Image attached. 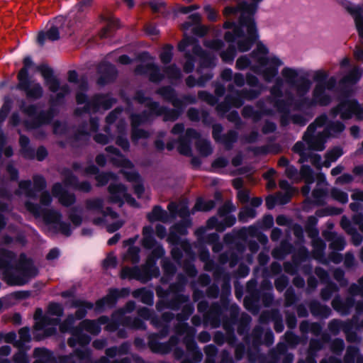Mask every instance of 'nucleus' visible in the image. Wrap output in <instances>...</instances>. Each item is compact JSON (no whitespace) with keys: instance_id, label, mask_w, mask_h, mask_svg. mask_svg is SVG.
Segmentation results:
<instances>
[{"instance_id":"nucleus-51","label":"nucleus","mask_w":363,"mask_h":363,"mask_svg":"<svg viewBox=\"0 0 363 363\" xmlns=\"http://www.w3.org/2000/svg\"><path fill=\"white\" fill-rule=\"evenodd\" d=\"M216 204L214 200L205 201L202 198H199L196 201L194 208L197 211L208 212L213 209Z\"/></svg>"},{"instance_id":"nucleus-49","label":"nucleus","mask_w":363,"mask_h":363,"mask_svg":"<svg viewBox=\"0 0 363 363\" xmlns=\"http://www.w3.org/2000/svg\"><path fill=\"white\" fill-rule=\"evenodd\" d=\"M339 291L338 286L333 281H329L326 286L320 291V297L323 301H328L333 294Z\"/></svg>"},{"instance_id":"nucleus-1","label":"nucleus","mask_w":363,"mask_h":363,"mask_svg":"<svg viewBox=\"0 0 363 363\" xmlns=\"http://www.w3.org/2000/svg\"><path fill=\"white\" fill-rule=\"evenodd\" d=\"M16 261V254L10 250L0 248V269L3 270L4 278L9 286H24L38 276V269L32 258L22 252Z\"/></svg>"},{"instance_id":"nucleus-62","label":"nucleus","mask_w":363,"mask_h":363,"mask_svg":"<svg viewBox=\"0 0 363 363\" xmlns=\"http://www.w3.org/2000/svg\"><path fill=\"white\" fill-rule=\"evenodd\" d=\"M177 151L180 155L188 157L191 156V143H189V141H186L185 140L179 138L177 140Z\"/></svg>"},{"instance_id":"nucleus-16","label":"nucleus","mask_w":363,"mask_h":363,"mask_svg":"<svg viewBox=\"0 0 363 363\" xmlns=\"http://www.w3.org/2000/svg\"><path fill=\"white\" fill-rule=\"evenodd\" d=\"M180 310L181 312L176 315L177 320L180 323L179 325L177 326V332L182 333L186 331L193 330V328L189 326V325L186 321L189 320L190 316L194 312V303L189 300V302H186L182 305Z\"/></svg>"},{"instance_id":"nucleus-58","label":"nucleus","mask_w":363,"mask_h":363,"mask_svg":"<svg viewBox=\"0 0 363 363\" xmlns=\"http://www.w3.org/2000/svg\"><path fill=\"white\" fill-rule=\"evenodd\" d=\"M318 223V218L314 216H310L308 217L306 229L311 238H315L318 236L319 231L315 228Z\"/></svg>"},{"instance_id":"nucleus-5","label":"nucleus","mask_w":363,"mask_h":363,"mask_svg":"<svg viewBox=\"0 0 363 363\" xmlns=\"http://www.w3.org/2000/svg\"><path fill=\"white\" fill-rule=\"evenodd\" d=\"M19 108L24 114L33 118L30 121H24V125L28 130L37 129L43 125L50 124L57 113V109L53 107L38 111L37 104L27 105L24 100H21Z\"/></svg>"},{"instance_id":"nucleus-42","label":"nucleus","mask_w":363,"mask_h":363,"mask_svg":"<svg viewBox=\"0 0 363 363\" xmlns=\"http://www.w3.org/2000/svg\"><path fill=\"white\" fill-rule=\"evenodd\" d=\"M353 298H347L346 301H342L339 297L335 298L332 301V306L335 310L347 313L349 309L354 305Z\"/></svg>"},{"instance_id":"nucleus-6","label":"nucleus","mask_w":363,"mask_h":363,"mask_svg":"<svg viewBox=\"0 0 363 363\" xmlns=\"http://www.w3.org/2000/svg\"><path fill=\"white\" fill-rule=\"evenodd\" d=\"M116 102V99L108 94H96L90 99L89 103L83 107L75 108L74 113L76 116H81L84 113H90L91 112L96 113L100 108L109 110Z\"/></svg>"},{"instance_id":"nucleus-54","label":"nucleus","mask_w":363,"mask_h":363,"mask_svg":"<svg viewBox=\"0 0 363 363\" xmlns=\"http://www.w3.org/2000/svg\"><path fill=\"white\" fill-rule=\"evenodd\" d=\"M83 330V328L78 325L74 329V333L72 335L77 337L78 339V345L81 347H87L86 346L90 343L91 339V337L84 333Z\"/></svg>"},{"instance_id":"nucleus-44","label":"nucleus","mask_w":363,"mask_h":363,"mask_svg":"<svg viewBox=\"0 0 363 363\" xmlns=\"http://www.w3.org/2000/svg\"><path fill=\"white\" fill-rule=\"evenodd\" d=\"M229 45L225 50L221 51L220 57L222 60L225 63H232L236 56L238 45L235 43H228Z\"/></svg>"},{"instance_id":"nucleus-12","label":"nucleus","mask_w":363,"mask_h":363,"mask_svg":"<svg viewBox=\"0 0 363 363\" xmlns=\"http://www.w3.org/2000/svg\"><path fill=\"white\" fill-rule=\"evenodd\" d=\"M337 81L334 77L327 79L324 83L316 84L313 91V96L319 100L320 106H328L331 102V97L325 93V90H333Z\"/></svg>"},{"instance_id":"nucleus-28","label":"nucleus","mask_w":363,"mask_h":363,"mask_svg":"<svg viewBox=\"0 0 363 363\" xmlns=\"http://www.w3.org/2000/svg\"><path fill=\"white\" fill-rule=\"evenodd\" d=\"M308 307L311 314L314 317L328 318L332 313V311L329 306L321 304L315 299L310 301Z\"/></svg>"},{"instance_id":"nucleus-7","label":"nucleus","mask_w":363,"mask_h":363,"mask_svg":"<svg viewBox=\"0 0 363 363\" xmlns=\"http://www.w3.org/2000/svg\"><path fill=\"white\" fill-rule=\"evenodd\" d=\"M72 169L74 172H83L84 175H95L96 186L102 187L106 186L111 179H116L117 176L113 172H100L99 168L90 162V164L85 168L81 162H74L72 164Z\"/></svg>"},{"instance_id":"nucleus-8","label":"nucleus","mask_w":363,"mask_h":363,"mask_svg":"<svg viewBox=\"0 0 363 363\" xmlns=\"http://www.w3.org/2000/svg\"><path fill=\"white\" fill-rule=\"evenodd\" d=\"M223 28L225 29H232L231 31H226L224 33L223 38L227 43H235L237 40L238 49L240 52H245L249 51L250 50H242L240 48V42L247 39V27H240L239 20L238 19L237 22L232 21H226L224 22L223 25Z\"/></svg>"},{"instance_id":"nucleus-11","label":"nucleus","mask_w":363,"mask_h":363,"mask_svg":"<svg viewBox=\"0 0 363 363\" xmlns=\"http://www.w3.org/2000/svg\"><path fill=\"white\" fill-rule=\"evenodd\" d=\"M33 187L30 180H21L19 184V188L23 190L27 196L33 199L37 197L36 192H41L45 190L47 187V182L45 177L41 174H35L33 177Z\"/></svg>"},{"instance_id":"nucleus-19","label":"nucleus","mask_w":363,"mask_h":363,"mask_svg":"<svg viewBox=\"0 0 363 363\" xmlns=\"http://www.w3.org/2000/svg\"><path fill=\"white\" fill-rule=\"evenodd\" d=\"M117 291L110 288L108 289L106 296L99 298L94 303V311L96 313H103L106 308L113 309L116 306L118 303V297L116 296Z\"/></svg>"},{"instance_id":"nucleus-13","label":"nucleus","mask_w":363,"mask_h":363,"mask_svg":"<svg viewBox=\"0 0 363 363\" xmlns=\"http://www.w3.org/2000/svg\"><path fill=\"white\" fill-rule=\"evenodd\" d=\"M137 75H148L151 82L158 84L164 79V74L160 71V67L155 63L151 62L146 65H138L135 68Z\"/></svg>"},{"instance_id":"nucleus-36","label":"nucleus","mask_w":363,"mask_h":363,"mask_svg":"<svg viewBox=\"0 0 363 363\" xmlns=\"http://www.w3.org/2000/svg\"><path fill=\"white\" fill-rule=\"evenodd\" d=\"M133 296L135 298H140L141 301L148 306H152L154 303V294L151 290L142 287L135 289L132 293Z\"/></svg>"},{"instance_id":"nucleus-29","label":"nucleus","mask_w":363,"mask_h":363,"mask_svg":"<svg viewBox=\"0 0 363 363\" xmlns=\"http://www.w3.org/2000/svg\"><path fill=\"white\" fill-rule=\"evenodd\" d=\"M146 217L150 223L161 221L166 223L169 221L168 213L160 205L154 206L151 212L148 213Z\"/></svg>"},{"instance_id":"nucleus-50","label":"nucleus","mask_w":363,"mask_h":363,"mask_svg":"<svg viewBox=\"0 0 363 363\" xmlns=\"http://www.w3.org/2000/svg\"><path fill=\"white\" fill-rule=\"evenodd\" d=\"M226 96H229V102L232 107L240 108L245 103V98L241 90H235L233 93H228Z\"/></svg>"},{"instance_id":"nucleus-27","label":"nucleus","mask_w":363,"mask_h":363,"mask_svg":"<svg viewBox=\"0 0 363 363\" xmlns=\"http://www.w3.org/2000/svg\"><path fill=\"white\" fill-rule=\"evenodd\" d=\"M256 48L251 52V57L255 59L261 66H266L269 62L267 55L269 53V49L259 39L255 43Z\"/></svg>"},{"instance_id":"nucleus-59","label":"nucleus","mask_w":363,"mask_h":363,"mask_svg":"<svg viewBox=\"0 0 363 363\" xmlns=\"http://www.w3.org/2000/svg\"><path fill=\"white\" fill-rule=\"evenodd\" d=\"M139 126H131V140L133 143H137L140 139H147L150 137V133Z\"/></svg>"},{"instance_id":"nucleus-40","label":"nucleus","mask_w":363,"mask_h":363,"mask_svg":"<svg viewBox=\"0 0 363 363\" xmlns=\"http://www.w3.org/2000/svg\"><path fill=\"white\" fill-rule=\"evenodd\" d=\"M123 325L134 330H145L147 328L146 324L143 320L139 317L132 318L130 316H125L123 320Z\"/></svg>"},{"instance_id":"nucleus-45","label":"nucleus","mask_w":363,"mask_h":363,"mask_svg":"<svg viewBox=\"0 0 363 363\" xmlns=\"http://www.w3.org/2000/svg\"><path fill=\"white\" fill-rule=\"evenodd\" d=\"M238 138V132L235 130H230L226 133L223 134L219 142L223 143L227 150H230L233 144L237 142Z\"/></svg>"},{"instance_id":"nucleus-9","label":"nucleus","mask_w":363,"mask_h":363,"mask_svg":"<svg viewBox=\"0 0 363 363\" xmlns=\"http://www.w3.org/2000/svg\"><path fill=\"white\" fill-rule=\"evenodd\" d=\"M345 99H342L337 106L331 109V113L334 116L338 113L342 120H349L352 118L353 114L357 111H362V109L357 99H350L348 91L344 92Z\"/></svg>"},{"instance_id":"nucleus-3","label":"nucleus","mask_w":363,"mask_h":363,"mask_svg":"<svg viewBox=\"0 0 363 363\" xmlns=\"http://www.w3.org/2000/svg\"><path fill=\"white\" fill-rule=\"evenodd\" d=\"M164 101L171 103L173 108L162 106L158 101H154L152 111L155 117L162 116L164 122H174L183 113L186 104H196L197 99L194 95L184 94L181 99L178 98L177 91L172 86H162L156 90Z\"/></svg>"},{"instance_id":"nucleus-4","label":"nucleus","mask_w":363,"mask_h":363,"mask_svg":"<svg viewBox=\"0 0 363 363\" xmlns=\"http://www.w3.org/2000/svg\"><path fill=\"white\" fill-rule=\"evenodd\" d=\"M23 65L17 74L18 84L16 89L23 91L28 100H39L43 96L44 91L40 83H35L31 86L29 69L34 65L32 58L30 56L25 57Z\"/></svg>"},{"instance_id":"nucleus-17","label":"nucleus","mask_w":363,"mask_h":363,"mask_svg":"<svg viewBox=\"0 0 363 363\" xmlns=\"http://www.w3.org/2000/svg\"><path fill=\"white\" fill-rule=\"evenodd\" d=\"M37 71L40 72L44 79L45 84L48 86L49 90L56 93L60 88L59 79L54 75L53 69L46 64H42L36 67Z\"/></svg>"},{"instance_id":"nucleus-15","label":"nucleus","mask_w":363,"mask_h":363,"mask_svg":"<svg viewBox=\"0 0 363 363\" xmlns=\"http://www.w3.org/2000/svg\"><path fill=\"white\" fill-rule=\"evenodd\" d=\"M62 174L64 177V183L66 186L84 193H89L91 191L92 186L91 183L88 181L79 182L78 177L71 169L65 168Z\"/></svg>"},{"instance_id":"nucleus-33","label":"nucleus","mask_w":363,"mask_h":363,"mask_svg":"<svg viewBox=\"0 0 363 363\" xmlns=\"http://www.w3.org/2000/svg\"><path fill=\"white\" fill-rule=\"evenodd\" d=\"M308 138H305L304 141L307 143L308 149L314 151H323L325 148V138L321 135H306Z\"/></svg>"},{"instance_id":"nucleus-53","label":"nucleus","mask_w":363,"mask_h":363,"mask_svg":"<svg viewBox=\"0 0 363 363\" xmlns=\"http://www.w3.org/2000/svg\"><path fill=\"white\" fill-rule=\"evenodd\" d=\"M299 174L306 184H311L315 182L314 172L308 164H303L301 167Z\"/></svg>"},{"instance_id":"nucleus-25","label":"nucleus","mask_w":363,"mask_h":363,"mask_svg":"<svg viewBox=\"0 0 363 363\" xmlns=\"http://www.w3.org/2000/svg\"><path fill=\"white\" fill-rule=\"evenodd\" d=\"M282 64V61L277 57H271L262 72L264 79L267 82H271L278 74L279 67Z\"/></svg>"},{"instance_id":"nucleus-52","label":"nucleus","mask_w":363,"mask_h":363,"mask_svg":"<svg viewBox=\"0 0 363 363\" xmlns=\"http://www.w3.org/2000/svg\"><path fill=\"white\" fill-rule=\"evenodd\" d=\"M162 267L164 271V277L161 278V281L164 283V277H172L177 272L176 266L168 259L163 258L162 259Z\"/></svg>"},{"instance_id":"nucleus-2","label":"nucleus","mask_w":363,"mask_h":363,"mask_svg":"<svg viewBox=\"0 0 363 363\" xmlns=\"http://www.w3.org/2000/svg\"><path fill=\"white\" fill-rule=\"evenodd\" d=\"M263 0H251L248 2L246 0L241 1L237 6H228L225 7L223 13L225 16L236 15L240 13L238 17L240 27L247 28V38L240 42V48L242 50H250L259 39V30L255 19V14L259 9V4Z\"/></svg>"},{"instance_id":"nucleus-35","label":"nucleus","mask_w":363,"mask_h":363,"mask_svg":"<svg viewBox=\"0 0 363 363\" xmlns=\"http://www.w3.org/2000/svg\"><path fill=\"white\" fill-rule=\"evenodd\" d=\"M311 84L306 76H301L291 86L296 89L298 96H303L309 91Z\"/></svg>"},{"instance_id":"nucleus-55","label":"nucleus","mask_w":363,"mask_h":363,"mask_svg":"<svg viewBox=\"0 0 363 363\" xmlns=\"http://www.w3.org/2000/svg\"><path fill=\"white\" fill-rule=\"evenodd\" d=\"M140 252L139 247H129L124 255V259L130 260L133 264H137L140 260Z\"/></svg>"},{"instance_id":"nucleus-21","label":"nucleus","mask_w":363,"mask_h":363,"mask_svg":"<svg viewBox=\"0 0 363 363\" xmlns=\"http://www.w3.org/2000/svg\"><path fill=\"white\" fill-rule=\"evenodd\" d=\"M121 278L122 279H135L143 284L150 281V277L147 276L143 268L137 265L123 267L121 272Z\"/></svg>"},{"instance_id":"nucleus-47","label":"nucleus","mask_w":363,"mask_h":363,"mask_svg":"<svg viewBox=\"0 0 363 363\" xmlns=\"http://www.w3.org/2000/svg\"><path fill=\"white\" fill-rule=\"evenodd\" d=\"M62 213L54 209L45 210L43 213V219L48 224H54L56 225L62 220Z\"/></svg>"},{"instance_id":"nucleus-20","label":"nucleus","mask_w":363,"mask_h":363,"mask_svg":"<svg viewBox=\"0 0 363 363\" xmlns=\"http://www.w3.org/2000/svg\"><path fill=\"white\" fill-rule=\"evenodd\" d=\"M154 101L145 104L148 110H143L140 113H132L130 116L131 126H140L143 124L151 123L153 121L155 113L152 109Z\"/></svg>"},{"instance_id":"nucleus-24","label":"nucleus","mask_w":363,"mask_h":363,"mask_svg":"<svg viewBox=\"0 0 363 363\" xmlns=\"http://www.w3.org/2000/svg\"><path fill=\"white\" fill-rule=\"evenodd\" d=\"M345 6L347 11L354 17V22L359 37L363 39V16L362 8L360 6H352L351 3L347 1Z\"/></svg>"},{"instance_id":"nucleus-43","label":"nucleus","mask_w":363,"mask_h":363,"mask_svg":"<svg viewBox=\"0 0 363 363\" xmlns=\"http://www.w3.org/2000/svg\"><path fill=\"white\" fill-rule=\"evenodd\" d=\"M362 74V70L358 67H354L341 79L340 83L350 84L352 85L355 84L360 80Z\"/></svg>"},{"instance_id":"nucleus-63","label":"nucleus","mask_w":363,"mask_h":363,"mask_svg":"<svg viewBox=\"0 0 363 363\" xmlns=\"http://www.w3.org/2000/svg\"><path fill=\"white\" fill-rule=\"evenodd\" d=\"M176 318V315L172 312H164L160 317L154 316L152 318V324H165L170 325V323Z\"/></svg>"},{"instance_id":"nucleus-46","label":"nucleus","mask_w":363,"mask_h":363,"mask_svg":"<svg viewBox=\"0 0 363 363\" xmlns=\"http://www.w3.org/2000/svg\"><path fill=\"white\" fill-rule=\"evenodd\" d=\"M89 135H85L76 130L72 135L67 138V143L70 145L71 147H75L79 146V143H87L89 140Z\"/></svg>"},{"instance_id":"nucleus-22","label":"nucleus","mask_w":363,"mask_h":363,"mask_svg":"<svg viewBox=\"0 0 363 363\" xmlns=\"http://www.w3.org/2000/svg\"><path fill=\"white\" fill-rule=\"evenodd\" d=\"M71 307L77 308L74 316L77 320H83L87 315V311L94 309V304L86 300L73 299L71 302Z\"/></svg>"},{"instance_id":"nucleus-56","label":"nucleus","mask_w":363,"mask_h":363,"mask_svg":"<svg viewBox=\"0 0 363 363\" xmlns=\"http://www.w3.org/2000/svg\"><path fill=\"white\" fill-rule=\"evenodd\" d=\"M281 74L285 79L286 82L291 86H292L298 79V72L295 69L291 67H284L281 71Z\"/></svg>"},{"instance_id":"nucleus-57","label":"nucleus","mask_w":363,"mask_h":363,"mask_svg":"<svg viewBox=\"0 0 363 363\" xmlns=\"http://www.w3.org/2000/svg\"><path fill=\"white\" fill-rule=\"evenodd\" d=\"M191 219H186L175 223L171 229L178 235H185L187 234V228L191 225Z\"/></svg>"},{"instance_id":"nucleus-18","label":"nucleus","mask_w":363,"mask_h":363,"mask_svg":"<svg viewBox=\"0 0 363 363\" xmlns=\"http://www.w3.org/2000/svg\"><path fill=\"white\" fill-rule=\"evenodd\" d=\"M328 330L333 335H337L342 330L347 335V340L353 341V337H356V333L352 332V324L350 322H344L340 319H333L328 325Z\"/></svg>"},{"instance_id":"nucleus-31","label":"nucleus","mask_w":363,"mask_h":363,"mask_svg":"<svg viewBox=\"0 0 363 363\" xmlns=\"http://www.w3.org/2000/svg\"><path fill=\"white\" fill-rule=\"evenodd\" d=\"M259 289H255L246 295L244 298V306L249 311H257L259 308Z\"/></svg>"},{"instance_id":"nucleus-32","label":"nucleus","mask_w":363,"mask_h":363,"mask_svg":"<svg viewBox=\"0 0 363 363\" xmlns=\"http://www.w3.org/2000/svg\"><path fill=\"white\" fill-rule=\"evenodd\" d=\"M157 259L149 254L145 263L141 266L146 275L150 277V280L153 277L157 278L160 275V269L157 266Z\"/></svg>"},{"instance_id":"nucleus-60","label":"nucleus","mask_w":363,"mask_h":363,"mask_svg":"<svg viewBox=\"0 0 363 363\" xmlns=\"http://www.w3.org/2000/svg\"><path fill=\"white\" fill-rule=\"evenodd\" d=\"M196 146L199 153L203 157L210 155L213 152L211 145L207 140H198Z\"/></svg>"},{"instance_id":"nucleus-26","label":"nucleus","mask_w":363,"mask_h":363,"mask_svg":"<svg viewBox=\"0 0 363 363\" xmlns=\"http://www.w3.org/2000/svg\"><path fill=\"white\" fill-rule=\"evenodd\" d=\"M108 191L110 194V201L113 203H123L122 195L127 192V187L122 183H111L108 187Z\"/></svg>"},{"instance_id":"nucleus-30","label":"nucleus","mask_w":363,"mask_h":363,"mask_svg":"<svg viewBox=\"0 0 363 363\" xmlns=\"http://www.w3.org/2000/svg\"><path fill=\"white\" fill-rule=\"evenodd\" d=\"M60 38V35L58 27L52 25L47 31H40L38 33L37 42L40 46H43L47 39L53 42L58 40Z\"/></svg>"},{"instance_id":"nucleus-23","label":"nucleus","mask_w":363,"mask_h":363,"mask_svg":"<svg viewBox=\"0 0 363 363\" xmlns=\"http://www.w3.org/2000/svg\"><path fill=\"white\" fill-rule=\"evenodd\" d=\"M289 100L293 102L294 108L296 111H305L308 110L317 104H319V100L313 96V99H309L307 96H299L298 99H295L292 95L289 97Z\"/></svg>"},{"instance_id":"nucleus-38","label":"nucleus","mask_w":363,"mask_h":363,"mask_svg":"<svg viewBox=\"0 0 363 363\" xmlns=\"http://www.w3.org/2000/svg\"><path fill=\"white\" fill-rule=\"evenodd\" d=\"M36 359L33 363H50L53 359L52 352L45 347H37L33 351Z\"/></svg>"},{"instance_id":"nucleus-37","label":"nucleus","mask_w":363,"mask_h":363,"mask_svg":"<svg viewBox=\"0 0 363 363\" xmlns=\"http://www.w3.org/2000/svg\"><path fill=\"white\" fill-rule=\"evenodd\" d=\"M77 363H90L92 358V351L89 347L75 348L72 352Z\"/></svg>"},{"instance_id":"nucleus-61","label":"nucleus","mask_w":363,"mask_h":363,"mask_svg":"<svg viewBox=\"0 0 363 363\" xmlns=\"http://www.w3.org/2000/svg\"><path fill=\"white\" fill-rule=\"evenodd\" d=\"M163 71L167 78L170 79H180L182 78V72L175 64L164 67Z\"/></svg>"},{"instance_id":"nucleus-41","label":"nucleus","mask_w":363,"mask_h":363,"mask_svg":"<svg viewBox=\"0 0 363 363\" xmlns=\"http://www.w3.org/2000/svg\"><path fill=\"white\" fill-rule=\"evenodd\" d=\"M83 328V330L91 333L93 335H97L101 330V327L96 320L85 319L83 320L79 325Z\"/></svg>"},{"instance_id":"nucleus-64","label":"nucleus","mask_w":363,"mask_h":363,"mask_svg":"<svg viewBox=\"0 0 363 363\" xmlns=\"http://www.w3.org/2000/svg\"><path fill=\"white\" fill-rule=\"evenodd\" d=\"M173 50L174 47L171 44H167L162 49L160 55V59L161 62L164 64H169L173 57Z\"/></svg>"},{"instance_id":"nucleus-14","label":"nucleus","mask_w":363,"mask_h":363,"mask_svg":"<svg viewBox=\"0 0 363 363\" xmlns=\"http://www.w3.org/2000/svg\"><path fill=\"white\" fill-rule=\"evenodd\" d=\"M97 72L99 77L96 80V83L101 86L113 83L118 76V71L115 65L110 62L100 65L97 68Z\"/></svg>"},{"instance_id":"nucleus-48","label":"nucleus","mask_w":363,"mask_h":363,"mask_svg":"<svg viewBox=\"0 0 363 363\" xmlns=\"http://www.w3.org/2000/svg\"><path fill=\"white\" fill-rule=\"evenodd\" d=\"M75 318L73 314H69L66 318L60 324V330L61 333H69L71 335L74 333V329L77 326H74Z\"/></svg>"},{"instance_id":"nucleus-10","label":"nucleus","mask_w":363,"mask_h":363,"mask_svg":"<svg viewBox=\"0 0 363 363\" xmlns=\"http://www.w3.org/2000/svg\"><path fill=\"white\" fill-rule=\"evenodd\" d=\"M159 297L161 299L156 303V308L159 311L165 308L178 311L184 303L189 301V296L186 294H173L171 296H162Z\"/></svg>"},{"instance_id":"nucleus-34","label":"nucleus","mask_w":363,"mask_h":363,"mask_svg":"<svg viewBox=\"0 0 363 363\" xmlns=\"http://www.w3.org/2000/svg\"><path fill=\"white\" fill-rule=\"evenodd\" d=\"M19 145L21 146V152L23 157L28 160H33L35 158V150L30 147V139L27 135H20Z\"/></svg>"},{"instance_id":"nucleus-39","label":"nucleus","mask_w":363,"mask_h":363,"mask_svg":"<svg viewBox=\"0 0 363 363\" xmlns=\"http://www.w3.org/2000/svg\"><path fill=\"white\" fill-rule=\"evenodd\" d=\"M184 290V286L179 282L172 283L169 286L167 290H164L161 287L157 289V294L158 296H168L170 294H183L182 292Z\"/></svg>"}]
</instances>
